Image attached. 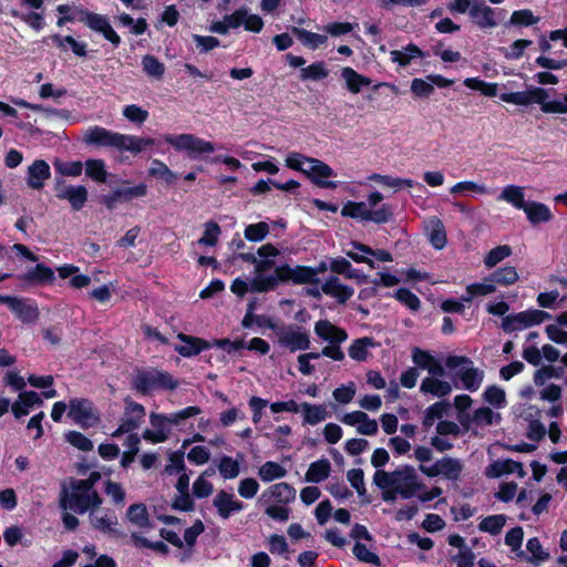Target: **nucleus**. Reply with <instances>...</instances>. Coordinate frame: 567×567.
<instances>
[{
	"instance_id": "obj_1",
	"label": "nucleus",
	"mask_w": 567,
	"mask_h": 567,
	"mask_svg": "<svg viewBox=\"0 0 567 567\" xmlns=\"http://www.w3.org/2000/svg\"><path fill=\"white\" fill-rule=\"evenodd\" d=\"M75 16H61L58 18L56 25L63 27L69 22H73L75 20L84 23L89 29L101 33L105 40H107L114 48H118L121 44V37L115 32L112 28L106 16L95 13L84 9L82 7H76L74 9Z\"/></svg>"
},
{
	"instance_id": "obj_2",
	"label": "nucleus",
	"mask_w": 567,
	"mask_h": 567,
	"mask_svg": "<svg viewBox=\"0 0 567 567\" xmlns=\"http://www.w3.org/2000/svg\"><path fill=\"white\" fill-rule=\"evenodd\" d=\"M132 386L137 393L148 395L155 390L173 391L178 381L169 372L156 368L136 369Z\"/></svg>"
},
{
	"instance_id": "obj_3",
	"label": "nucleus",
	"mask_w": 567,
	"mask_h": 567,
	"mask_svg": "<svg viewBox=\"0 0 567 567\" xmlns=\"http://www.w3.org/2000/svg\"><path fill=\"white\" fill-rule=\"evenodd\" d=\"M320 279L316 277L315 270L310 266L297 265L291 267L288 264L279 265L275 268L274 277L267 278L266 284L269 287L279 285H318Z\"/></svg>"
},
{
	"instance_id": "obj_4",
	"label": "nucleus",
	"mask_w": 567,
	"mask_h": 567,
	"mask_svg": "<svg viewBox=\"0 0 567 567\" xmlns=\"http://www.w3.org/2000/svg\"><path fill=\"white\" fill-rule=\"evenodd\" d=\"M445 365L451 370L463 367V369L457 370L455 373L463 388L470 392H475L480 389L484 380V371L473 367V361L468 357L450 354L445 359Z\"/></svg>"
},
{
	"instance_id": "obj_5",
	"label": "nucleus",
	"mask_w": 567,
	"mask_h": 567,
	"mask_svg": "<svg viewBox=\"0 0 567 567\" xmlns=\"http://www.w3.org/2000/svg\"><path fill=\"white\" fill-rule=\"evenodd\" d=\"M68 417L84 430L101 421L97 409L90 399L85 398H74L69 401Z\"/></svg>"
},
{
	"instance_id": "obj_6",
	"label": "nucleus",
	"mask_w": 567,
	"mask_h": 567,
	"mask_svg": "<svg viewBox=\"0 0 567 567\" xmlns=\"http://www.w3.org/2000/svg\"><path fill=\"white\" fill-rule=\"evenodd\" d=\"M165 142L171 144L176 151H186L190 159H196L199 155L213 153L216 150L212 142L186 133L176 136L168 134L165 136Z\"/></svg>"
},
{
	"instance_id": "obj_7",
	"label": "nucleus",
	"mask_w": 567,
	"mask_h": 567,
	"mask_svg": "<svg viewBox=\"0 0 567 567\" xmlns=\"http://www.w3.org/2000/svg\"><path fill=\"white\" fill-rule=\"evenodd\" d=\"M200 413L202 409L199 406L189 405L168 415L152 412L150 415V422L155 431H162L168 436L171 433L169 425H177L182 421L196 416Z\"/></svg>"
},
{
	"instance_id": "obj_8",
	"label": "nucleus",
	"mask_w": 567,
	"mask_h": 567,
	"mask_svg": "<svg viewBox=\"0 0 567 567\" xmlns=\"http://www.w3.org/2000/svg\"><path fill=\"white\" fill-rule=\"evenodd\" d=\"M419 470L427 477H436L442 475L449 481H457L461 477L463 465L457 458L444 456L441 460H437L431 466L421 464Z\"/></svg>"
},
{
	"instance_id": "obj_9",
	"label": "nucleus",
	"mask_w": 567,
	"mask_h": 567,
	"mask_svg": "<svg viewBox=\"0 0 567 567\" xmlns=\"http://www.w3.org/2000/svg\"><path fill=\"white\" fill-rule=\"evenodd\" d=\"M396 484L400 485V496L403 499H410L419 491L425 488V485L419 481L415 468L412 465H402L394 470Z\"/></svg>"
},
{
	"instance_id": "obj_10",
	"label": "nucleus",
	"mask_w": 567,
	"mask_h": 567,
	"mask_svg": "<svg viewBox=\"0 0 567 567\" xmlns=\"http://www.w3.org/2000/svg\"><path fill=\"white\" fill-rule=\"evenodd\" d=\"M499 99L503 102L512 103L515 105H529V104H539L540 110L543 111V107L545 104H548V93L543 87L533 86L526 91H517V92H508V93H502L499 95Z\"/></svg>"
},
{
	"instance_id": "obj_11",
	"label": "nucleus",
	"mask_w": 567,
	"mask_h": 567,
	"mask_svg": "<svg viewBox=\"0 0 567 567\" xmlns=\"http://www.w3.org/2000/svg\"><path fill=\"white\" fill-rule=\"evenodd\" d=\"M277 337L280 346L288 348L290 352L308 350L311 344L309 333L299 326H289L288 329L280 327Z\"/></svg>"
},
{
	"instance_id": "obj_12",
	"label": "nucleus",
	"mask_w": 567,
	"mask_h": 567,
	"mask_svg": "<svg viewBox=\"0 0 567 567\" xmlns=\"http://www.w3.org/2000/svg\"><path fill=\"white\" fill-rule=\"evenodd\" d=\"M59 504L63 511H71L80 515L85 514L89 512L87 492L76 489V485L71 482L70 489L62 486Z\"/></svg>"
},
{
	"instance_id": "obj_13",
	"label": "nucleus",
	"mask_w": 567,
	"mask_h": 567,
	"mask_svg": "<svg viewBox=\"0 0 567 567\" xmlns=\"http://www.w3.org/2000/svg\"><path fill=\"white\" fill-rule=\"evenodd\" d=\"M306 176L312 184L320 188L336 189L338 187L336 182L328 181V178L336 177L337 173L321 159L312 157L311 161H309Z\"/></svg>"
},
{
	"instance_id": "obj_14",
	"label": "nucleus",
	"mask_w": 567,
	"mask_h": 567,
	"mask_svg": "<svg viewBox=\"0 0 567 567\" xmlns=\"http://www.w3.org/2000/svg\"><path fill=\"white\" fill-rule=\"evenodd\" d=\"M89 520L93 529L113 537L121 535L117 526L118 519L114 511L102 508L101 511H92L89 514Z\"/></svg>"
},
{
	"instance_id": "obj_15",
	"label": "nucleus",
	"mask_w": 567,
	"mask_h": 567,
	"mask_svg": "<svg viewBox=\"0 0 567 567\" xmlns=\"http://www.w3.org/2000/svg\"><path fill=\"white\" fill-rule=\"evenodd\" d=\"M276 262L270 258H260L257 259L255 266V277L250 281V290L251 292H269L274 291L277 287H269L266 284L267 278L274 277Z\"/></svg>"
},
{
	"instance_id": "obj_16",
	"label": "nucleus",
	"mask_w": 567,
	"mask_h": 567,
	"mask_svg": "<svg viewBox=\"0 0 567 567\" xmlns=\"http://www.w3.org/2000/svg\"><path fill=\"white\" fill-rule=\"evenodd\" d=\"M412 361L416 369L426 370L432 377H444L446 374L441 361L427 350L414 347L412 349Z\"/></svg>"
},
{
	"instance_id": "obj_17",
	"label": "nucleus",
	"mask_w": 567,
	"mask_h": 567,
	"mask_svg": "<svg viewBox=\"0 0 567 567\" xmlns=\"http://www.w3.org/2000/svg\"><path fill=\"white\" fill-rule=\"evenodd\" d=\"M496 9L487 6L483 0H474L470 9V18L480 29H493L497 25Z\"/></svg>"
},
{
	"instance_id": "obj_18",
	"label": "nucleus",
	"mask_w": 567,
	"mask_h": 567,
	"mask_svg": "<svg viewBox=\"0 0 567 567\" xmlns=\"http://www.w3.org/2000/svg\"><path fill=\"white\" fill-rule=\"evenodd\" d=\"M177 339L184 344L175 346V351L184 358L195 357L212 348V343L209 341L183 332L177 334Z\"/></svg>"
},
{
	"instance_id": "obj_19",
	"label": "nucleus",
	"mask_w": 567,
	"mask_h": 567,
	"mask_svg": "<svg viewBox=\"0 0 567 567\" xmlns=\"http://www.w3.org/2000/svg\"><path fill=\"white\" fill-rule=\"evenodd\" d=\"M56 197L65 199L70 203L73 210H81L87 202L89 193L83 185H69L63 187H56Z\"/></svg>"
},
{
	"instance_id": "obj_20",
	"label": "nucleus",
	"mask_w": 567,
	"mask_h": 567,
	"mask_svg": "<svg viewBox=\"0 0 567 567\" xmlns=\"http://www.w3.org/2000/svg\"><path fill=\"white\" fill-rule=\"evenodd\" d=\"M322 293L337 299L339 303H346L354 293V289L340 282L337 276H330L321 285Z\"/></svg>"
},
{
	"instance_id": "obj_21",
	"label": "nucleus",
	"mask_w": 567,
	"mask_h": 567,
	"mask_svg": "<svg viewBox=\"0 0 567 567\" xmlns=\"http://www.w3.org/2000/svg\"><path fill=\"white\" fill-rule=\"evenodd\" d=\"M117 132H112L102 126H91L83 137L86 145L99 147H114Z\"/></svg>"
},
{
	"instance_id": "obj_22",
	"label": "nucleus",
	"mask_w": 567,
	"mask_h": 567,
	"mask_svg": "<svg viewBox=\"0 0 567 567\" xmlns=\"http://www.w3.org/2000/svg\"><path fill=\"white\" fill-rule=\"evenodd\" d=\"M316 334L329 343H343L348 339V332L328 320H319L315 324Z\"/></svg>"
},
{
	"instance_id": "obj_23",
	"label": "nucleus",
	"mask_w": 567,
	"mask_h": 567,
	"mask_svg": "<svg viewBox=\"0 0 567 567\" xmlns=\"http://www.w3.org/2000/svg\"><path fill=\"white\" fill-rule=\"evenodd\" d=\"M51 177L50 165L44 159H35L28 167L27 184L32 189H41L44 182Z\"/></svg>"
},
{
	"instance_id": "obj_24",
	"label": "nucleus",
	"mask_w": 567,
	"mask_h": 567,
	"mask_svg": "<svg viewBox=\"0 0 567 567\" xmlns=\"http://www.w3.org/2000/svg\"><path fill=\"white\" fill-rule=\"evenodd\" d=\"M154 144L155 141L151 137H140L135 135H124L117 133L114 148L137 154L144 151L147 146H152Z\"/></svg>"
},
{
	"instance_id": "obj_25",
	"label": "nucleus",
	"mask_w": 567,
	"mask_h": 567,
	"mask_svg": "<svg viewBox=\"0 0 567 567\" xmlns=\"http://www.w3.org/2000/svg\"><path fill=\"white\" fill-rule=\"evenodd\" d=\"M43 401L35 391H22L18 399L11 405V411L16 419H20L29 414L30 409L34 405H42Z\"/></svg>"
},
{
	"instance_id": "obj_26",
	"label": "nucleus",
	"mask_w": 567,
	"mask_h": 567,
	"mask_svg": "<svg viewBox=\"0 0 567 567\" xmlns=\"http://www.w3.org/2000/svg\"><path fill=\"white\" fill-rule=\"evenodd\" d=\"M22 279L32 285H52L55 280L54 271L51 267L44 264H37L33 268L29 269Z\"/></svg>"
},
{
	"instance_id": "obj_27",
	"label": "nucleus",
	"mask_w": 567,
	"mask_h": 567,
	"mask_svg": "<svg viewBox=\"0 0 567 567\" xmlns=\"http://www.w3.org/2000/svg\"><path fill=\"white\" fill-rule=\"evenodd\" d=\"M269 495V499L279 504H289L296 498V489L288 483L281 482L271 485L264 492L262 497Z\"/></svg>"
},
{
	"instance_id": "obj_28",
	"label": "nucleus",
	"mask_w": 567,
	"mask_h": 567,
	"mask_svg": "<svg viewBox=\"0 0 567 567\" xmlns=\"http://www.w3.org/2000/svg\"><path fill=\"white\" fill-rule=\"evenodd\" d=\"M440 377H426L422 380L420 391L424 394L430 393L437 398H445L452 392V385L447 381L439 379Z\"/></svg>"
},
{
	"instance_id": "obj_29",
	"label": "nucleus",
	"mask_w": 567,
	"mask_h": 567,
	"mask_svg": "<svg viewBox=\"0 0 567 567\" xmlns=\"http://www.w3.org/2000/svg\"><path fill=\"white\" fill-rule=\"evenodd\" d=\"M532 225H538L551 220L553 214L546 204L528 202L523 209Z\"/></svg>"
},
{
	"instance_id": "obj_30",
	"label": "nucleus",
	"mask_w": 567,
	"mask_h": 567,
	"mask_svg": "<svg viewBox=\"0 0 567 567\" xmlns=\"http://www.w3.org/2000/svg\"><path fill=\"white\" fill-rule=\"evenodd\" d=\"M130 184V181H122V186L114 188L118 196L121 204L131 203L135 198H142L147 195L148 187L145 183H140L134 186H124Z\"/></svg>"
},
{
	"instance_id": "obj_31",
	"label": "nucleus",
	"mask_w": 567,
	"mask_h": 567,
	"mask_svg": "<svg viewBox=\"0 0 567 567\" xmlns=\"http://www.w3.org/2000/svg\"><path fill=\"white\" fill-rule=\"evenodd\" d=\"M341 76L346 81L347 89L353 94H358L362 86H369L371 84L370 78L358 73L350 66H344L341 70Z\"/></svg>"
},
{
	"instance_id": "obj_32",
	"label": "nucleus",
	"mask_w": 567,
	"mask_h": 567,
	"mask_svg": "<svg viewBox=\"0 0 567 567\" xmlns=\"http://www.w3.org/2000/svg\"><path fill=\"white\" fill-rule=\"evenodd\" d=\"M300 406L303 416V424L317 425L328 417V412L323 404L303 402Z\"/></svg>"
},
{
	"instance_id": "obj_33",
	"label": "nucleus",
	"mask_w": 567,
	"mask_h": 567,
	"mask_svg": "<svg viewBox=\"0 0 567 567\" xmlns=\"http://www.w3.org/2000/svg\"><path fill=\"white\" fill-rule=\"evenodd\" d=\"M331 472V464L329 460L321 458L312 462L306 473V481L310 483H320L329 477Z\"/></svg>"
},
{
	"instance_id": "obj_34",
	"label": "nucleus",
	"mask_w": 567,
	"mask_h": 567,
	"mask_svg": "<svg viewBox=\"0 0 567 567\" xmlns=\"http://www.w3.org/2000/svg\"><path fill=\"white\" fill-rule=\"evenodd\" d=\"M390 54L392 62L400 66H408L413 59L425 56L424 52L414 43H409L404 51L393 50Z\"/></svg>"
},
{
	"instance_id": "obj_35",
	"label": "nucleus",
	"mask_w": 567,
	"mask_h": 567,
	"mask_svg": "<svg viewBox=\"0 0 567 567\" xmlns=\"http://www.w3.org/2000/svg\"><path fill=\"white\" fill-rule=\"evenodd\" d=\"M450 408L451 404L445 400L435 402L427 406L422 421L424 429H430L436 420L441 421V419L447 414Z\"/></svg>"
},
{
	"instance_id": "obj_36",
	"label": "nucleus",
	"mask_w": 567,
	"mask_h": 567,
	"mask_svg": "<svg viewBox=\"0 0 567 567\" xmlns=\"http://www.w3.org/2000/svg\"><path fill=\"white\" fill-rule=\"evenodd\" d=\"M12 312L23 323H33L39 319V310L35 305L27 302V300L19 298L17 305L13 307Z\"/></svg>"
},
{
	"instance_id": "obj_37",
	"label": "nucleus",
	"mask_w": 567,
	"mask_h": 567,
	"mask_svg": "<svg viewBox=\"0 0 567 567\" xmlns=\"http://www.w3.org/2000/svg\"><path fill=\"white\" fill-rule=\"evenodd\" d=\"M486 280L492 281L495 286H511L518 280V274L514 266H504L494 270Z\"/></svg>"
},
{
	"instance_id": "obj_38",
	"label": "nucleus",
	"mask_w": 567,
	"mask_h": 567,
	"mask_svg": "<svg viewBox=\"0 0 567 567\" xmlns=\"http://www.w3.org/2000/svg\"><path fill=\"white\" fill-rule=\"evenodd\" d=\"M85 174L96 183H106L109 173L105 162L101 158H89L84 163Z\"/></svg>"
},
{
	"instance_id": "obj_39",
	"label": "nucleus",
	"mask_w": 567,
	"mask_h": 567,
	"mask_svg": "<svg viewBox=\"0 0 567 567\" xmlns=\"http://www.w3.org/2000/svg\"><path fill=\"white\" fill-rule=\"evenodd\" d=\"M11 102L19 107L29 109L34 112H42V113L47 114L48 116H58L60 118H69L70 117V111L64 110V109L59 110V109H54V107L43 106L41 104H33V103H30L20 97L12 99Z\"/></svg>"
},
{
	"instance_id": "obj_40",
	"label": "nucleus",
	"mask_w": 567,
	"mask_h": 567,
	"mask_svg": "<svg viewBox=\"0 0 567 567\" xmlns=\"http://www.w3.org/2000/svg\"><path fill=\"white\" fill-rule=\"evenodd\" d=\"M516 321L522 323L525 328L540 324L547 319H550V313L539 309H527L516 313Z\"/></svg>"
},
{
	"instance_id": "obj_41",
	"label": "nucleus",
	"mask_w": 567,
	"mask_h": 567,
	"mask_svg": "<svg viewBox=\"0 0 567 567\" xmlns=\"http://www.w3.org/2000/svg\"><path fill=\"white\" fill-rule=\"evenodd\" d=\"M375 342L371 337L355 339L348 349L349 357L355 361L362 362L368 359L369 347H374Z\"/></svg>"
},
{
	"instance_id": "obj_42",
	"label": "nucleus",
	"mask_w": 567,
	"mask_h": 567,
	"mask_svg": "<svg viewBox=\"0 0 567 567\" xmlns=\"http://www.w3.org/2000/svg\"><path fill=\"white\" fill-rule=\"evenodd\" d=\"M292 34L306 47L317 49L327 42V35L313 33L302 28L292 27Z\"/></svg>"
},
{
	"instance_id": "obj_43",
	"label": "nucleus",
	"mask_w": 567,
	"mask_h": 567,
	"mask_svg": "<svg viewBox=\"0 0 567 567\" xmlns=\"http://www.w3.org/2000/svg\"><path fill=\"white\" fill-rule=\"evenodd\" d=\"M126 516L132 524L141 528H147L151 526L150 515L146 505L143 503L131 505L127 508Z\"/></svg>"
},
{
	"instance_id": "obj_44",
	"label": "nucleus",
	"mask_w": 567,
	"mask_h": 567,
	"mask_svg": "<svg viewBox=\"0 0 567 567\" xmlns=\"http://www.w3.org/2000/svg\"><path fill=\"white\" fill-rule=\"evenodd\" d=\"M496 291V286L489 281L484 279L483 282H473L466 287V295L462 296V300L465 302H471L476 297L487 296Z\"/></svg>"
},
{
	"instance_id": "obj_45",
	"label": "nucleus",
	"mask_w": 567,
	"mask_h": 567,
	"mask_svg": "<svg viewBox=\"0 0 567 567\" xmlns=\"http://www.w3.org/2000/svg\"><path fill=\"white\" fill-rule=\"evenodd\" d=\"M499 199H503L512 204L517 209H524L528 202L525 200V194L520 186L509 185L506 186L501 195Z\"/></svg>"
},
{
	"instance_id": "obj_46",
	"label": "nucleus",
	"mask_w": 567,
	"mask_h": 567,
	"mask_svg": "<svg viewBox=\"0 0 567 567\" xmlns=\"http://www.w3.org/2000/svg\"><path fill=\"white\" fill-rule=\"evenodd\" d=\"M142 69L152 79L161 80L165 73V65L153 54H145L142 58Z\"/></svg>"
},
{
	"instance_id": "obj_47",
	"label": "nucleus",
	"mask_w": 567,
	"mask_h": 567,
	"mask_svg": "<svg viewBox=\"0 0 567 567\" xmlns=\"http://www.w3.org/2000/svg\"><path fill=\"white\" fill-rule=\"evenodd\" d=\"M231 498H234V494L221 489L213 499V505L216 507L219 517L223 519H227L234 514L231 507Z\"/></svg>"
},
{
	"instance_id": "obj_48",
	"label": "nucleus",
	"mask_w": 567,
	"mask_h": 567,
	"mask_svg": "<svg viewBox=\"0 0 567 567\" xmlns=\"http://www.w3.org/2000/svg\"><path fill=\"white\" fill-rule=\"evenodd\" d=\"M286 474V468L274 461L265 462L258 471V475L262 482H271L274 480L282 478Z\"/></svg>"
},
{
	"instance_id": "obj_49",
	"label": "nucleus",
	"mask_w": 567,
	"mask_h": 567,
	"mask_svg": "<svg viewBox=\"0 0 567 567\" xmlns=\"http://www.w3.org/2000/svg\"><path fill=\"white\" fill-rule=\"evenodd\" d=\"M515 461L512 458L497 460L485 468V475L488 478H498L503 475L513 474Z\"/></svg>"
},
{
	"instance_id": "obj_50",
	"label": "nucleus",
	"mask_w": 567,
	"mask_h": 567,
	"mask_svg": "<svg viewBox=\"0 0 567 567\" xmlns=\"http://www.w3.org/2000/svg\"><path fill=\"white\" fill-rule=\"evenodd\" d=\"M329 75V70L323 61H317L310 65L302 68L300 71V79L302 81H321Z\"/></svg>"
},
{
	"instance_id": "obj_51",
	"label": "nucleus",
	"mask_w": 567,
	"mask_h": 567,
	"mask_svg": "<svg viewBox=\"0 0 567 567\" xmlns=\"http://www.w3.org/2000/svg\"><path fill=\"white\" fill-rule=\"evenodd\" d=\"M472 420L477 426H487L497 424L501 421V414L494 413L491 408L481 406L473 412Z\"/></svg>"
},
{
	"instance_id": "obj_52",
	"label": "nucleus",
	"mask_w": 567,
	"mask_h": 567,
	"mask_svg": "<svg viewBox=\"0 0 567 567\" xmlns=\"http://www.w3.org/2000/svg\"><path fill=\"white\" fill-rule=\"evenodd\" d=\"M369 209L367 208V204L364 202H353L348 200L341 209V215L343 217H350L353 219H360L368 221L367 214Z\"/></svg>"
},
{
	"instance_id": "obj_53",
	"label": "nucleus",
	"mask_w": 567,
	"mask_h": 567,
	"mask_svg": "<svg viewBox=\"0 0 567 567\" xmlns=\"http://www.w3.org/2000/svg\"><path fill=\"white\" fill-rule=\"evenodd\" d=\"M218 471L224 480L236 478L240 473L239 461L234 460L231 456L224 455L219 458Z\"/></svg>"
},
{
	"instance_id": "obj_54",
	"label": "nucleus",
	"mask_w": 567,
	"mask_h": 567,
	"mask_svg": "<svg viewBox=\"0 0 567 567\" xmlns=\"http://www.w3.org/2000/svg\"><path fill=\"white\" fill-rule=\"evenodd\" d=\"M148 175L158 177L168 185L173 184L177 178V175L161 159L152 161V167L148 169Z\"/></svg>"
},
{
	"instance_id": "obj_55",
	"label": "nucleus",
	"mask_w": 567,
	"mask_h": 567,
	"mask_svg": "<svg viewBox=\"0 0 567 567\" xmlns=\"http://www.w3.org/2000/svg\"><path fill=\"white\" fill-rule=\"evenodd\" d=\"M10 14L13 18H19L21 21L27 23L34 31H41L44 28V17L40 12L30 11L28 13H20L18 10L12 9Z\"/></svg>"
},
{
	"instance_id": "obj_56",
	"label": "nucleus",
	"mask_w": 567,
	"mask_h": 567,
	"mask_svg": "<svg viewBox=\"0 0 567 567\" xmlns=\"http://www.w3.org/2000/svg\"><path fill=\"white\" fill-rule=\"evenodd\" d=\"M505 523L506 517L504 515H491L478 524V529L484 533H489L491 535H497L502 532Z\"/></svg>"
},
{
	"instance_id": "obj_57",
	"label": "nucleus",
	"mask_w": 567,
	"mask_h": 567,
	"mask_svg": "<svg viewBox=\"0 0 567 567\" xmlns=\"http://www.w3.org/2000/svg\"><path fill=\"white\" fill-rule=\"evenodd\" d=\"M564 374V368L554 365H544L534 373V382L542 386L548 379H560Z\"/></svg>"
},
{
	"instance_id": "obj_58",
	"label": "nucleus",
	"mask_w": 567,
	"mask_h": 567,
	"mask_svg": "<svg viewBox=\"0 0 567 567\" xmlns=\"http://www.w3.org/2000/svg\"><path fill=\"white\" fill-rule=\"evenodd\" d=\"M269 234V226L266 221L247 225L244 235L248 241L259 243Z\"/></svg>"
},
{
	"instance_id": "obj_59",
	"label": "nucleus",
	"mask_w": 567,
	"mask_h": 567,
	"mask_svg": "<svg viewBox=\"0 0 567 567\" xmlns=\"http://www.w3.org/2000/svg\"><path fill=\"white\" fill-rule=\"evenodd\" d=\"M430 241H431L432 246L437 250H441L446 246V243H447L446 231H445L443 223L439 218H435L432 221V229L430 233Z\"/></svg>"
},
{
	"instance_id": "obj_60",
	"label": "nucleus",
	"mask_w": 567,
	"mask_h": 567,
	"mask_svg": "<svg viewBox=\"0 0 567 567\" xmlns=\"http://www.w3.org/2000/svg\"><path fill=\"white\" fill-rule=\"evenodd\" d=\"M483 399L496 409L506 405L505 391L497 385H488L483 393Z\"/></svg>"
},
{
	"instance_id": "obj_61",
	"label": "nucleus",
	"mask_w": 567,
	"mask_h": 567,
	"mask_svg": "<svg viewBox=\"0 0 567 567\" xmlns=\"http://www.w3.org/2000/svg\"><path fill=\"white\" fill-rule=\"evenodd\" d=\"M512 255V248L508 245H499L491 249L484 258L487 268L495 267L498 262Z\"/></svg>"
},
{
	"instance_id": "obj_62",
	"label": "nucleus",
	"mask_w": 567,
	"mask_h": 567,
	"mask_svg": "<svg viewBox=\"0 0 567 567\" xmlns=\"http://www.w3.org/2000/svg\"><path fill=\"white\" fill-rule=\"evenodd\" d=\"M393 297L412 311H417L421 308L420 298L408 288H399Z\"/></svg>"
},
{
	"instance_id": "obj_63",
	"label": "nucleus",
	"mask_w": 567,
	"mask_h": 567,
	"mask_svg": "<svg viewBox=\"0 0 567 567\" xmlns=\"http://www.w3.org/2000/svg\"><path fill=\"white\" fill-rule=\"evenodd\" d=\"M539 21V17L534 16L529 9L516 10L512 13L508 24L517 27H529Z\"/></svg>"
},
{
	"instance_id": "obj_64",
	"label": "nucleus",
	"mask_w": 567,
	"mask_h": 567,
	"mask_svg": "<svg viewBox=\"0 0 567 567\" xmlns=\"http://www.w3.org/2000/svg\"><path fill=\"white\" fill-rule=\"evenodd\" d=\"M352 553L360 563L371 564L374 566L381 565L380 557L375 553L370 551L367 546L360 542H355Z\"/></svg>"
}]
</instances>
